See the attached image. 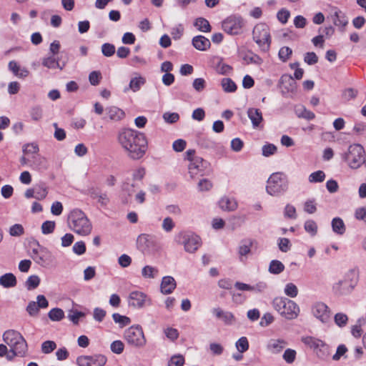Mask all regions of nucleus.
<instances>
[{
    "instance_id": "obj_31",
    "label": "nucleus",
    "mask_w": 366,
    "mask_h": 366,
    "mask_svg": "<svg viewBox=\"0 0 366 366\" xmlns=\"http://www.w3.org/2000/svg\"><path fill=\"white\" fill-rule=\"evenodd\" d=\"M204 161L201 157H195L191 161L189 165V170L191 176L193 177L194 174H197V172L202 170L204 167Z\"/></svg>"
},
{
    "instance_id": "obj_45",
    "label": "nucleus",
    "mask_w": 366,
    "mask_h": 366,
    "mask_svg": "<svg viewBox=\"0 0 366 366\" xmlns=\"http://www.w3.org/2000/svg\"><path fill=\"white\" fill-rule=\"evenodd\" d=\"M252 242H246L242 244L238 249V253L240 257V260H243V257L249 254L251 252Z\"/></svg>"
},
{
    "instance_id": "obj_25",
    "label": "nucleus",
    "mask_w": 366,
    "mask_h": 366,
    "mask_svg": "<svg viewBox=\"0 0 366 366\" xmlns=\"http://www.w3.org/2000/svg\"><path fill=\"white\" fill-rule=\"evenodd\" d=\"M8 67L18 78H25L29 76V71L26 68H21L15 61H9Z\"/></svg>"
},
{
    "instance_id": "obj_52",
    "label": "nucleus",
    "mask_w": 366,
    "mask_h": 366,
    "mask_svg": "<svg viewBox=\"0 0 366 366\" xmlns=\"http://www.w3.org/2000/svg\"><path fill=\"white\" fill-rule=\"evenodd\" d=\"M56 347V345L54 341L47 340L41 344V351L44 354H49Z\"/></svg>"
},
{
    "instance_id": "obj_5",
    "label": "nucleus",
    "mask_w": 366,
    "mask_h": 366,
    "mask_svg": "<svg viewBox=\"0 0 366 366\" xmlns=\"http://www.w3.org/2000/svg\"><path fill=\"white\" fill-rule=\"evenodd\" d=\"M252 39L262 51L267 52L269 50L272 39L269 28L266 24L259 23L254 26Z\"/></svg>"
},
{
    "instance_id": "obj_46",
    "label": "nucleus",
    "mask_w": 366,
    "mask_h": 366,
    "mask_svg": "<svg viewBox=\"0 0 366 366\" xmlns=\"http://www.w3.org/2000/svg\"><path fill=\"white\" fill-rule=\"evenodd\" d=\"M297 352L293 349H286L283 353V360L288 364H292L296 359Z\"/></svg>"
},
{
    "instance_id": "obj_14",
    "label": "nucleus",
    "mask_w": 366,
    "mask_h": 366,
    "mask_svg": "<svg viewBox=\"0 0 366 366\" xmlns=\"http://www.w3.org/2000/svg\"><path fill=\"white\" fill-rule=\"evenodd\" d=\"M179 237L187 252L194 253L201 246V238L198 235L192 233H180Z\"/></svg>"
},
{
    "instance_id": "obj_58",
    "label": "nucleus",
    "mask_w": 366,
    "mask_h": 366,
    "mask_svg": "<svg viewBox=\"0 0 366 366\" xmlns=\"http://www.w3.org/2000/svg\"><path fill=\"white\" fill-rule=\"evenodd\" d=\"M24 227L20 224H16L9 229V234L13 237H19L24 234Z\"/></svg>"
},
{
    "instance_id": "obj_30",
    "label": "nucleus",
    "mask_w": 366,
    "mask_h": 366,
    "mask_svg": "<svg viewBox=\"0 0 366 366\" xmlns=\"http://www.w3.org/2000/svg\"><path fill=\"white\" fill-rule=\"evenodd\" d=\"M142 276L144 279H154L159 274V270L157 267L146 265L142 269Z\"/></svg>"
},
{
    "instance_id": "obj_35",
    "label": "nucleus",
    "mask_w": 366,
    "mask_h": 366,
    "mask_svg": "<svg viewBox=\"0 0 366 366\" xmlns=\"http://www.w3.org/2000/svg\"><path fill=\"white\" fill-rule=\"evenodd\" d=\"M222 89L227 93L234 92L237 90L236 84L229 78H223L221 81Z\"/></svg>"
},
{
    "instance_id": "obj_49",
    "label": "nucleus",
    "mask_w": 366,
    "mask_h": 366,
    "mask_svg": "<svg viewBox=\"0 0 366 366\" xmlns=\"http://www.w3.org/2000/svg\"><path fill=\"white\" fill-rule=\"evenodd\" d=\"M30 116L34 121L38 122L43 117V110L40 106H34L30 109Z\"/></svg>"
},
{
    "instance_id": "obj_59",
    "label": "nucleus",
    "mask_w": 366,
    "mask_h": 366,
    "mask_svg": "<svg viewBox=\"0 0 366 366\" xmlns=\"http://www.w3.org/2000/svg\"><path fill=\"white\" fill-rule=\"evenodd\" d=\"M101 79L102 74L100 71H92L89 75V81L90 84L93 86L98 85L100 82Z\"/></svg>"
},
{
    "instance_id": "obj_60",
    "label": "nucleus",
    "mask_w": 366,
    "mask_h": 366,
    "mask_svg": "<svg viewBox=\"0 0 366 366\" xmlns=\"http://www.w3.org/2000/svg\"><path fill=\"white\" fill-rule=\"evenodd\" d=\"M35 192V198L38 200H42L46 198L48 192L45 187L39 186L36 189H34Z\"/></svg>"
},
{
    "instance_id": "obj_56",
    "label": "nucleus",
    "mask_w": 366,
    "mask_h": 366,
    "mask_svg": "<svg viewBox=\"0 0 366 366\" xmlns=\"http://www.w3.org/2000/svg\"><path fill=\"white\" fill-rule=\"evenodd\" d=\"M72 251L77 255H81L86 252V245L83 241H79L74 243Z\"/></svg>"
},
{
    "instance_id": "obj_24",
    "label": "nucleus",
    "mask_w": 366,
    "mask_h": 366,
    "mask_svg": "<svg viewBox=\"0 0 366 366\" xmlns=\"http://www.w3.org/2000/svg\"><path fill=\"white\" fill-rule=\"evenodd\" d=\"M219 205L220 208L224 211H234L237 208V202L235 199L223 197L219 201Z\"/></svg>"
},
{
    "instance_id": "obj_34",
    "label": "nucleus",
    "mask_w": 366,
    "mask_h": 366,
    "mask_svg": "<svg viewBox=\"0 0 366 366\" xmlns=\"http://www.w3.org/2000/svg\"><path fill=\"white\" fill-rule=\"evenodd\" d=\"M194 26L202 32H209L211 31V26L209 21L202 17L197 18L194 23Z\"/></svg>"
},
{
    "instance_id": "obj_54",
    "label": "nucleus",
    "mask_w": 366,
    "mask_h": 366,
    "mask_svg": "<svg viewBox=\"0 0 366 366\" xmlns=\"http://www.w3.org/2000/svg\"><path fill=\"white\" fill-rule=\"evenodd\" d=\"M184 364V358L182 355H176L172 356L169 361L168 366H183Z\"/></svg>"
},
{
    "instance_id": "obj_18",
    "label": "nucleus",
    "mask_w": 366,
    "mask_h": 366,
    "mask_svg": "<svg viewBox=\"0 0 366 366\" xmlns=\"http://www.w3.org/2000/svg\"><path fill=\"white\" fill-rule=\"evenodd\" d=\"M288 345L287 340L282 338L271 339L267 344V350L272 354L281 353Z\"/></svg>"
},
{
    "instance_id": "obj_10",
    "label": "nucleus",
    "mask_w": 366,
    "mask_h": 366,
    "mask_svg": "<svg viewBox=\"0 0 366 366\" xmlns=\"http://www.w3.org/2000/svg\"><path fill=\"white\" fill-rule=\"evenodd\" d=\"M312 315L322 324H327L331 320L332 312L330 307L322 302H314L310 309Z\"/></svg>"
},
{
    "instance_id": "obj_33",
    "label": "nucleus",
    "mask_w": 366,
    "mask_h": 366,
    "mask_svg": "<svg viewBox=\"0 0 366 366\" xmlns=\"http://www.w3.org/2000/svg\"><path fill=\"white\" fill-rule=\"evenodd\" d=\"M48 167L47 160L44 157H36L33 161V168L38 172L46 170Z\"/></svg>"
},
{
    "instance_id": "obj_6",
    "label": "nucleus",
    "mask_w": 366,
    "mask_h": 366,
    "mask_svg": "<svg viewBox=\"0 0 366 366\" xmlns=\"http://www.w3.org/2000/svg\"><path fill=\"white\" fill-rule=\"evenodd\" d=\"M4 342L16 354H26L27 343L24 337L17 331L9 330L3 334Z\"/></svg>"
},
{
    "instance_id": "obj_48",
    "label": "nucleus",
    "mask_w": 366,
    "mask_h": 366,
    "mask_svg": "<svg viewBox=\"0 0 366 366\" xmlns=\"http://www.w3.org/2000/svg\"><path fill=\"white\" fill-rule=\"evenodd\" d=\"M285 294L291 297L295 298L298 295V289L297 286L293 283H287L285 287Z\"/></svg>"
},
{
    "instance_id": "obj_8",
    "label": "nucleus",
    "mask_w": 366,
    "mask_h": 366,
    "mask_svg": "<svg viewBox=\"0 0 366 366\" xmlns=\"http://www.w3.org/2000/svg\"><path fill=\"white\" fill-rule=\"evenodd\" d=\"M344 159L352 169L359 168L365 160V149L360 144H351L344 155Z\"/></svg>"
},
{
    "instance_id": "obj_38",
    "label": "nucleus",
    "mask_w": 366,
    "mask_h": 366,
    "mask_svg": "<svg viewBox=\"0 0 366 366\" xmlns=\"http://www.w3.org/2000/svg\"><path fill=\"white\" fill-rule=\"evenodd\" d=\"M285 269L284 264L278 260H272L269 267V271L272 274H280Z\"/></svg>"
},
{
    "instance_id": "obj_4",
    "label": "nucleus",
    "mask_w": 366,
    "mask_h": 366,
    "mask_svg": "<svg viewBox=\"0 0 366 366\" xmlns=\"http://www.w3.org/2000/svg\"><path fill=\"white\" fill-rule=\"evenodd\" d=\"M272 305L282 317L288 320L296 319L300 312V307L296 302L284 297H275Z\"/></svg>"
},
{
    "instance_id": "obj_50",
    "label": "nucleus",
    "mask_w": 366,
    "mask_h": 366,
    "mask_svg": "<svg viewBox=\"0 0 366 366\" xmlns=\"http://www.w3.org/2000/svg\"><path fill=\"white\" fill-rule=\"evenodd\" d=\"M304 211L308 214H314L317 211V203L315 199H307L304 203Z\"/></svg>"
},
{
    "instance_id": "obj_2",
    "label": "nucleus",
    "mask_w": 366,
    "mask_h": 366,
    "mask_svg": "<svg viewBox=\"0 0 366 366\" xmlns=\"http://www.w3.org/2000/svg\"><path fill=\"white\" fill-rule=\"evenodd\" d=\"M67 224L69 229L79 235L87 236L92 232V223L81 209H74L69 212Z\"/></svg>"
},
{
    "instance_id": "obj_13",
    "label": "nucleus",
    "mask_w": 366,
    "mask_h": 366,
    "mask_svg": "<svg viewBox=\"0 0 366 366\" xmlns=\"http://www.w3.org/2000/svg\"><path fill=\"white\" fill-rule=\"evenodd\" d=\"M150 299L141 291H133L129 294L127 302L129 307L142 309L150 304Z\"/></svg>"
},
{
    "instance_id": "obj_16",
    "label": "nucleus",
    "mask_w": 366,
    "mask_h": 366,
    "mask_svg": "<svg viewBox=\"0 0 366 366\" xmlns=\"http://www.w3.org/2000/svg\"><path fill=\"white\" fill-rule=\"evenodd\" d=\"M49 306V302L42 295H39L36 297V301H31L29 302L26 307V312L30 316H37L40 309L47 308Z\"/></svg>"
},
{
    "instance_id": "obj_57",
    "label": "nucleus",
    "mask_w": 366,
    "mask_h": 366,
    "mask_svg": "<svg viewBox=\"0 0 366 366\" xmlns=\"http://www.w3.org/2000/svg\"><path fill=\"white\" fill-rule=\"evenodd\" d=\"M175 224L171 217H166L163 219L162 227L166 232H170L174 227Z\"/></svg>"
},
{
    "instance_id": "obj_22",
    "label": "nucleus",
    "mask_w": 366,
    "mask_h": 366,
    "mask_svg": "<svg viewBox=\"0 0 366 366\" xmlns=\"http://www.w3.org/2000/svg\"><path fill=\"white\" fill-rule=\"evenodd\" d=\"M247 116L252 122L253 127H259L263 121L262 114L259 109L249 108L247 110Z\"/></svg>"
},
{
    "instance_id": "obj_63",
    "label": "nucleus",
    "mask_w": 366,
    "mask_h": 366,
    "mask_svg": "<svg viewBox=\"0 0 366 366\" xmlns=\"http://www.w3.org/2000/svg\"><path fill=\"white\" fill-rule=\"evenodd\" d=\"M124 348V343L120 340H115L111 344V350L116 354H121Z\"/></svg>"
},
{
    "instance_id": "obj_12",
    "label": "nucleus",
    "mask_w": 366,
    "mask_h": 366,
    "mask_svg": "<svg viewBox=\"0 0 366 366\" xmlns=\"http://www.w3.org/2000/svg\"><path fill=\"white\" fill-rule=\"evenodd\" d=\"M243 19L241 16H230L222 22L223 30L229 34L237 35L242 32Z\"/></svg>"
},
{
    "instance_id": "obj_28",
    "label": "nucleus",
    "mask_w": 366,
    "mask_h": 366,
    "mask_svg": "<svg viewBox=\"0 0 366 366\" xmlns=\"http://www.w3.org/2000/svg\"><path fill=\"white\" fill-rule=\"evenodd\" d=\"M16 282V278L12 273H6L0 277V285L5 288L14 287Z\"/></svg>"
},
{
    "instance_id": "obj_29",
    "label": "nucleus",
    "mask_w": 366,
    "mask_h": 366,
    "mask_svg": "<svg viewBox=\"0 0 366 366\" xmlns=\"http://www.w3.org/2000/svg\"><path fill=\"white\" fill-rule=\"evenodd\" d=\"M302 341L304 344L313 350L325 346L322 340L310 336L302 337Z\"/></svg>"
},
{
    "instance_id": "obj_41",
    "label": "nucleus",
    "mask_w": 366,
    "mask_h": 366,
    "mask_svg": "<svg viewBox=\"0 0 366 366\" xmlns=\"http://www.w3.org/2000/svg\"><path fill=\"white\" fill-rule=\"evenodd\" d=\"M42 64L49 68V69H55L59 68L61 70L63 69V66L59 65L58 61H56L54 57H45L42 60Z\"/></svg>"
},
{
    "instance_id": "obj_40",
    "label": "nucleus",
    "mask_w": 366,
    "mask_h": 366,
    "mask_svg": "<svg viewBox=\"0 0 366 366\" xmlns=\"http://www.w3.org/2000/svg\"><path fill=\"white\" fill-rule=\"evenodd\" d=\"M235 347L239 352L244 353L249 349V342L246 337H240L235 343Z\"/></svg>"
},
{
    "instance_id": "obj_21",
    "label": "nucleus",
    "mask_w": 366,
    "mask_h": 366,
    "mask_svg": "<svg viewBox=\"0 0 366 366\" xmlns=\"http://www.w3.org/2000/svg\"><path fill=\"white\" fill-rule=\"evenodd\" d=\"M177 287V282L171 276L164 277L160 285L161 292L164 295L171 294Z\"/></svg>"
},
{
    "instance_id": "obj_26",
    "label": "nucleus",
    "mask_w": 366,
    "mask_h": 366,
    "mask_svg": "<svg viewBox=\"0 0 366 366\" xmlns=\"http://www.w3.org/2000/svg\"><path fill=\"white\" fill-rule=\"evenodd\" d=\"M193 46L198 50L205 51L210 47V41L203 36H194L192 39Z\"/></svg>"
},
{
    "instance_id": "obj_37",
    "label": "nucleus",
    "mask_w": 366,
    "mask_h": 366,
    "mask_svg": "<svg viewBox=\"0 0 366 366\" xmlns=\"http://www.w3.org/2000/svg\"><path fill=\"white\" fill-rule=\"evenodd\" d=\"M112 318L115 323L119 324L120 327H124L131 323V320L129 317L122 315L119 313H114Z\"/></svg>"
},
{
    "instance_id": "obj_3",
    "label": "nucleus",
    "mask_w": 366,
    "mask_h": 366,
    "mask_svg": "<svg viewBox=\"0 0 366 366\" xmlns=\"http://www.w3.org/2000/svg\"><path fill=\"white\" fill-rule=\"evenodd\" d=\"M359 280V272L356 269L348 270L343 278L335 282L332 290L337 295H348L352 292Z\"/></svg>"
},
{
    "instance_id": "obj_23",
    "label": "nucleus",
    "mask_w": 366,
    "mask_h": 366,
    "mask_svg": "<svg viewBox=\"0 0 366 366\" xmlns=\"http://www.w3.org/2000/svg\"><path fill=\"white\" fill-rule=\"evenodd\" d=\"M332 19L334 24L339 27H345L347 24V19L345 14L337 7L332 9Z\"/></svg>"
},
{
    "instance_id": "obj_47",
    "label": "nucleus",
    "mask_w": 366,
    "mask_h": 366,
    "mask_svg": "<svg viewBox=\"0 0 366 366\" xmlns=\"http://www.w3.org/2000/svg\"><path fill=\"white\" fill-rule=\"evenodd\" d=\"M292 54V50L291 48L288 46H283L280 49L278 56L281 61L286 62L290 59Z\"/></svg>"
},
{
    "instance_id": "obj_44",
    "label": "nucleus",
    "mask_w": 366,
    "mask_h": 366,
    "mask_svg": "<svg viewBox=\"0 0 366 366\" xmlns=\"http://www.w3.org/2000/svg\"><path fill=\"white\" fill-rule=\"evenodd\" d=\"M48 316L52 321H60L64 318V313L61 309L54 308L49 311Z\"/></svg>"
},
{
    "instance_id": "obj_32",
    "label": "nucleus",
    "mask_w": 366,
    "mask_h": 366,
    "mask_svg": "<svg viewBox=\"0 0 366 366\" xmlns=\"http://www.w3.org/2000/svg\"><path fill=\"white\" fill-rule=\"evenodd\" d=\"M33 252L37 254L36 262L44 265L46 258L51 255L50 251L46 247H40L39 249H34Z\"/></svg>"
},
{
    "instance_id": "obj_11",
    "label": "nucleus",
    "mask_w": 366,
    "mask_h": 366,
    "mask_svg": "<svg viewBox=\"0 0 366 366\" xmlns=\"http://www.w3.org/2000/svg\"><path fill=\"white\" fill-rule=\"evenodd\" d=\"M137 249L143 253L150 254L157 249V242L152 235L139 234L136 241Z\"/></svg>"
},
{
    "instance_id": "obj_39",
    "label": "nucleus",
    "mask_w": 366,
    "mask_h": 366,
    "mask_svg": "<svg viewBox=\"0 0 366 366\" xmlns=\"http://www.w3.org/2000/svg\"><path fill=\"white\" fill-rule=\"evenodd\" d=\"M325 179V174L323 171L319 170L311 173L308 177L310 183L322 182Z\"/></svg>"
},
{
    "instance_id": "obj_15",
    "label": "nucleus",
    "mask_w": 366,
    "mask_h": 366,
    "mask_svg": "<svg viewBox=\"0 0 366 366\" xmlns=\"http://www.w3.org/2000/svg\"><path fill=\"white\" fill-rule=\"evenodd\" d=\"M107 361V357L101 354L81 355L76 358L78 366H104Z\"/></svg>"
},
{
    "instance_id": "obj_43",
    "label": "nucleus",
    "mask_w": 366,
    "mask_h": 366,
    "mask_svg": "<svg viewBox=\"0 0 366 366\" xmlns=\"http://www.w3.org/2000/svg\"><path fill=\"white\" fill-rule=\"evenodd\" d=\"M296 113L299 117L304 118L307 120H312L315 117V115L312 112L307 110L304 107L297 109Z\"/></svg>"
},
{
    "instance_id": "obj_36",
    "label": "nucleus",
    "mask_w": 366,
    "mask_h": 366,
    "mask_svg": "<svg viewBox=\"0 0 366 366\" xmlns=\"http://www.w3.org/2000/svg\"><path fill=\"white\" fill-rule=\"evenodd\" d=\"M332 227L334 232L342 234L345 232V226L342 219L334 218L332 221Z\"/></svg>"
},
{
    "instance_id": "obj_51",
    "label": "nucleus",
    "mask_w": 366,
    "mask_h": 366,
    "mask_svg": "<svg viewBox=\"0 0 366 366\" xmlns=\"http://www.w3.org/2000/svg\"><path fill=\"white\" fill-rule=\"evenodd\" d=\"M56 223L54 221H46L41 224V232L44 234H51L55 229Z\"/></svg>"
},
{
    "instance_id": "obj_9",
    "label": "nucleus",
    "mask_w": 366,
    "mask_h": 366,
    "mask_svg": "<svg viewBox=\"0 0 366 366\" xmlns=\"http://www.w3.org/2000/svg\"><path fill=\"white\" fill-rule=\"evenodd\" d=\"M286 188L287 185L282 173H273L267 180L266 189L270 195H278L284 192Z\"/></svg>"
},
{
    "instance_id": "obj_27",
    "label": "nucleus",
    "mask_w": 366,
    "mask_h": 366,
    "mask_svg": "<svg viewBox=\"0 0 366 366\" xmlns=\"http://www.w3.org/2000/svg\"><path fill=\"white\" fill-rule=\"evenodd\" d=\"M107 114L109 118L112 121L118 122L122 120L125 117L124 112L117 107H110L107 109Z\"/></svg>"
},
{
    "instance_id": "obj_17",
    "label": "nucleus",
    "mask_w": 366,
    "mask_h": 366,
    "mask_svg": "<svg viewBox=\"0 0 366 366\" xmlns=\"http://www.w3.org/2000/svg\"><path fill=\"white\" fill-rule=\"evenodd\" d=\"M279 86L284 94H294L296 92L297 83L290 74H283L279 81Z\"/></svg>"
},
{
    "instance_id": "obj_42",
    "label": "nucleus",
    "mask_w": 366,
    "mask_h": 366,
    "mask_svg": "<svg viewBox=\"0 0 366 366\" xmlns=\"http://www.w3.org/2000/svg\"><path fill=\"white\" fill-rule=\"evenodd\" d=\"M304 228L305 231L311 236H315L317 233V224L315 221L312 219H309L305 222Z\"/></svg>"
},
{
    "instance_id": "obj_20",
    "label": "nucleus",
    "mask_w": 366,
    "mask_h": 366,
    "mask_svg": "<svg viewBox=\"0 0 366 366\" xmlns=\"http://www.w3.org/2000/svg\"><path fill=\"white\" fill-rule=\"evenodd\" d=\"M89 197L96 200L102 207H106L109 202V198L106 193H102L98 189L91 188L88 191Z\"/></svg>"
},
{
    "instance_id": "obj_62",
    "label": "nucleus",
    "mask_w": 366,
    "mask_h": 366,
    "mask_svg": "<svg viewBox=\"0 0 366 366\" xmlns=\"http://www.w3.org/2000/svg\"><path fill=\"white\" fill-rule=\"evenodd\" d=\"M335 322L339 326V327H343L345 326L348 320V317L345 314L343 313H337L335 315Z\"/></svg>"
},
{
    "instance_id": "obj_55",
    "label": "nucleus",
    "mask_w": 366,
    "mask_h": 366,
    "mask_svg": "<svg viewBox=\"0 0 366 366\" xmlns=\"http://www.w3.org/2000/svg\"><path fill=\"white\" fill-rule=\"evenodd\" d=\"M61 246L62 247H68L72 244L74 237L71 233H66L61 237Z\"/></svg>"
},
{
    "instance_id": "obj_53",
    "label": "nucleus",
    "mask_w": 366,
    "mask_h": 366,
    "mask_svg": "<svg viewBox=\"0 0 366 366\" xmlns=\"http://www.w3.org/2000/svg\"><path fill=\"white\" fill-rule=\"evenodd\" d=\"M39 283L40 278L37 275H31L27 279L26 286L28 290H32L37 287Z\"/></svg>"
},
{
    "instance_id": "obj_61",
    "label": "nucleus",
    "mask_w": 366,
    "mask_h": 366,
    "mask_svg": "<svg viewBox=\"0 0 366 366\" xmlns=\"http://www.w3.org/2000/svg\"><path fill=\"white\" fill-rule=\"evenodd\" d=\"M102 51L105 56H111L115 52V47L113 44L105 43L102 46Z\"/></svg>"
},
{
    "instance_id": "obj_19",
    "label": "nucleus",
    "mask_w": 366,
    "mask_h": 366,
    "mask_svg": "<svg viewBox=\"0 0 366 366\" xmlns=\"http://www.w3.org/2000/svg\"><path fill=\"white\" fill-rule=\"evenodd\" d=\"M145 83L146 79L144 76L139 74H135L134 76L131 78L129 86L124 89V92H127L131 90L133 92H137Z\"/></svg>"
},
{
    "instance_id": "obj_1",
    "label": "nucleus",
    "mask_w": 366,
    "mask_h": 366,
    "mask_svg": "<svg viewBox=\"0 0 366 366\" xmlns=\"http://www.w3.org/2000/svg\"><path fill=\"white\" fill-rule=\"evenodd\" d=\"M117 139L131 159H139L146 153L147 140L143 133L129 128H122L117 133Z\"/></svg>"
},
{
    "instance_id": "obj_64",
    "label": "nucleus",
    "mask_w": 366,
    "mask_h": 366,
    "mask_svg": "<svg viewBox=\"0 0 366 366\" xmlns=\"http://www.w3.org/2000/svg\"><path fill=\"white\" fill-rule=\"evenodd\" d=\"M192 86L197 92H202L206 86V81L203 78H197L193 81Z\"/></svg>"
},
{
    "instance_id": "obj_7",
    "label": "nucleus",
    "mask_w": 366,
    "mask_h": 366,
    "mask_svg": "<svg viewBox=\"0 0 366 366\" xmlns=\"http://www.w3.org/2000/svg\"><path fill=\"white\" fill-rule=\"evenodd\" d=\"M124 338L127 345L134 348H143L147 344V338L142 327L139 325L127 328L124 331Z\"/></svg>"
}]
</instances>
